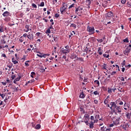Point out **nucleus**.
<instances>
[{
    "label": "nucleus",
    "mask_w": 131,
    "mask_h": 131,
    "mask_svg": "<svg viewBox=\"0 0 131 131\" xmlns=\"http://www.w3.org/2000/svg\"><path fill=\"white\" fill-rule=\"evenodd\" d=\"M106 66H107V64L104 63V64H103V69H105V70H106V69H106V67H107Z\"/></svg>",
    "instance_id": "39"
},
{
    "label": "nucleus",
    "mask_w": 131,
    "mask_h": 131,
    "mask_svg": "<svg viewBox=\"0 0 131 131\" xmlns=\"http://www.w3.org/2000/svg\"><path fill=\"white\" fill-rule=\"evenodd\" d=\"M91 0L86 1V5H87L88 8H90V6H91Z\"/></svg>",
    "instance_id": "12"
},
{
    "label": "nucleus",
    "mask_w": 131,
    "mask_h": 131,
    "mask_svg": "<svg viewBox=\"0 0 131 131\" xmlns=\"http://www.w3.org/2000/svg\"><path fill=\"white\" fill-rule=\"evenodd\" d=\"M125 60H123V61L121 63V65H123L122 66V67H123V66H124V65H125Z\"/></svg>",
    "instance_id": "43"
},
{
    "label": "nucleus",
    "mask_w": 131,
    "mask_h": 131,
    "mask_svg": "<svg viewBox=\"0 0 131 131\" xmlns=\"http://www.w3.org/2000/svg\"><path fill=\"white\" fill-rule=\"evenodd\" d=\"M119 119H117L115 122H114V124L115 125H118L119 124Z\"/></svg>",
    "instance_id": "14"
},
{
    "label": "nucleus",
    "mask_w": 131,
    "mask_h": 131,
    "mask_svg": "<svg viewBox=\"0 0 131 131\" xmlns=\"http://www.w3.org/2000/svg\"><path fill=\"white\" fill-rule=\"evenodd\" d=\"M102 90H103V91H107V89L104 86L102 87Z\"/></svg>",
    "instance_id": "61"
},
{
    "label": "nucleus",
    "mask_w": 131,
    "mask_h": 131,
    "mask_svg": "<svg viewBox=\"0 0 131 131\" xmlns=\"http://www.w3.org/2000/svg\"><path fill=\"white\" fill-rule=\"evenodd\" d=\"M79 97L81 99H84V98H85V95H84V93H83V92H81V93L80 94Z\"/></svg>",
    "instance_id": "10"
},
{
    "label": "nucleus",
    "mask_w": 131,
    "mask_h": 131,
    "mask_svg": "<svg viewBox=\"0 0 131 131\" xmlns=\"http://www.w3.org/2000/svg\"><path fill=\"white\" fill-rule=\"evenodd\" d=\"M94 82L95 83H96L97 84H98V85H100V82L99 81V80H96L94 81Z\"/></svg>",
    "instance_id": "32"
},
{
    "label": "nucleus",
    "mask_w": 131,
    "mask_h": 131,
    "mask_svg": "<svg viewBox=\"0 0 131 131\" xmlns=\"http://www.w3.org/2000/svg\"><path fill=\"white\" fill-rule=\"evenodd\" d=\"M57 2H58L57 0H53V5L56 4Z\"/></svg>",
    "instance_id": "51"
},
{
    "label": "nucleus",
    "mask_w": 131,
    "mask_h": 131,
    "mask_svg": "<svg viewBox=\"0 0 131 131\" xmlns=\"http://www.w3.org/2000/svg\"><path fill=\"white\" fill-rule=\"evenodd\" d=\"M79 61H80L81 62H83V58L82 57H79L78 58Z\"/></svg>",
    "instance_id": "40"
},
{
    "label": "nucleus",
    "mask_w": 131,
    "mask_h": 131,
    "mask_svg": "<svg viewBox=\"0 0 131 131\" xmlns=\"http://www.w3.org/2000/svg\"><path fill=\"white\" fill-rule=\"evenodd\" d=\"M93 94L97 96V95H99V93H98V91H95Z\"/></svg>",
    "instance_id": "42"
},
{
    "label": "nucleus",
    "mask_w": 131,
    "mask_h": 131,
    "mask_svg": "<svg viewBox=\"0 0 131 131\" xmlns=\"http://www.w3.org/2000/svg\"><path fill=\"white\" fill-rule=\"evenodd\" d=\"M5 70H6V71H8V72H9V71H10V70H10V68L7 67L5 68Z\"/></svg>",
    "instance_id": "52"
},
{
    "label": "nucleus",
    "mask_w": 131,
    "mask_h": 131,
    "mask_svg": "<svg viewBox=\"0 0 131 131\" xmlns=\"http://www.w3.org/2000/svg\"><path fill=\"white\" fill-rule=\"evenodd\" d=\"M41 126L40 125V124H37L36 125V126L35 127V128L36 129H39V128H40Z\"/></svg>",
    "instance_id": "20"
},
{
    "label": "nucleus",
    "mask_w": 131,
    "mask_h": 131,
    "mask_svg": "<svg viewBox=\"0 0 131 131\" xmlns=\"http://www.w3.org/2000/svg\"><path fill=\"white\" fill-rule=\"evenodd\" d=\"M98 122V119H95V120H94L93 123H96Z\"/></svg>",
    "instance_id": "59"
},
{
    "label": "nucleus",
    "mask_w": 131,
    "mask_h": 131,
    "mask_svg": "<svg viewBox=\"0 0 131 131\" xmlns=\"http://www.w3.org/2000/svg\"><path fill=\"white\" fill-rule=\"evenodd\" d=\"M65 49H66V50H69V46H67L65 47Z\"/></svg>",
    "instance_id": "64"
},
{
    "label": "nucleus",
    "mask_w": 131,
    "mask_h": 131,
    "mask_svg": "<svg viewBox=\"0 0 131 131\" xmlns=\"http://www.w3.org/2000/svg\"><path fill=\"white\" fill-rule=\"evenodd\" d=\"M130 50L131 48H129L128 47L126 48V49H125V51L127 52V53L128 54H129V53H130Z\"/></svg>",
    "instance_id": "18"
},
{
    "label": "nucleus",
    "mask_w": 131,
    "mask_h": 131,
    "mask_svg": "<svg viewBox=\"0 0 131 131\" xmlns=\"http://www.w3.org/2000/svg\"><path fill=\"white\" fill-rule=\"evenodd\" d=\"M34 36L35 35L33 33V32H29L27 36V38L30 40H33V39H34Z\"/></svg>",
    "instance_id": "5"
},
{
    "label": "nucleus",
    "mask_w": 131,
    "mask_h": 131,
    "mask_svg": "<svg viewBox=\"0 0 131 131\" xmlns=\"http://www.w3.org/2000/svg\"><path fill=\"white\" fill-rule=\"evenodd\" d=\"M4 27L2 26H0V32H4Z\"/></svg>",
    "instance_id": "24"
},
{
    "label": "nucleus",
    "mask_w": 131,
    "mask_h": 131,
    "mask_svg": "<svg viewBox=\"0 0 131 131\" xmlns=\"http://www.w3.org/2000/svg\"><path fill=\"white\" fill-rule=\"evenodd\" d=\"M31 75L34 76V75H35V73L34 72H32L31 73Z\"/></svg>",
    "instance_id": "62"
},
{
    "label": "nucleus",
    "mask_w": 131,
    "mask_h": 131,
    "mask_svg": "<svg viewBox=\"0 0 131 131\" xmlns=\"http://www.w3.org/2000/svg\"><path fill=\"white\" fill-rule=\"evenodd\" d=\"M12 62H13L14 64H18V61L16 60L14 57L12 58Z\"/></svg>",
    "instance_id": "13"
},
{
    "label": "nucleus",
    "mask_w": 131,
    "mask_h": 131,
    "mask_svg": "<svg viewBox=\"0 0 131 131\" xmlns=\"http://www.w3.org/2000/svg\"><path fill=\"white\" fill-rule=\"evenodd\" d=\"M2 57H3L4 58H7V56L5 53L2 54Z\"/></svg>",
    "instance_id": "47"
},
{
    "label": "nucleus",
    "mask_w": 131,
    "mask_h": 131,
    "mask_svg": "<svg viewBox=\"0 0 131 131\" xmlns=\"http://www.w3.org/2000/svg\"><path fill=\"white\" fill-rule=\"evenodd\" d=\"M23 36L24 37H26L27 36H28V35H27V34L25 33L23 34Z\"/></svg>",
    "instance_id": "60"
},
{
    "label": "nucleus",
    "mask_w": 131,
    "mask_h": 131,
    "mask_svg": "<svg viewBox=\"0 0 131 131\" xmlns=\"http://www.w3.org/2000/svg\"><path fill=\"white\" fill-rule=\"evenodd\" d=\"M38 53H39V54H37V56H38V57H39L40 58H42V54H41V53H40V52H38Z\"/></svg>",
    "instance_id": "26"
},
{
    "label": "nucleus",
    "mask_w": 131,
    "mask_h": 131,
    "mask_svg": "<svg viewBox=\"0 0 131 131\" xmlns=\"http://www.w3.org/2000/svg\"><path fill=\"white\" fill-rule=\"evenodd\" d=\"M0 96H1V97H2V98L3 99H4V98H5V95L4 94H2L0 93Z\"/></svg>",
    "instance_id": "54"
},
{
    "label": "nucleus",
    "mask_w": 131,
    "mask_h": 131,
    "mask_svg": "<svg viewBox=\"0 0 131 131\" xmlns=\"http://www.w3.org/2000/svg\"><path fill=\"white\" fill-rule=\"evenodd\" d=\"M32 7H33V8H34L35 9H37V6H36L35 5V4L33 3L32 4Z\"/></svg>",
    "instance_id": "29"
},
{
    "label": "nucleus",
    "mask_w": 131,
    "mask_h": 131,
    "mask_svg": "<svg viewBox=\"0 0 131 131\" xmlns=\"http://www.w3.org/2000/svg\"><path fill=\"white\" fill-rule=\"evenodd\" d=\"M59 16H60V14L58 13L55 14V18H59Z\"/></svg>",
    "instance_id": "49"
},
{
    "label": "nucleus",
    "mask_w": 131,
    "mask_h": 131,
    "mask_svg": "<svg viewBox=\"0 0 131 131\" xmlns=\"http://www.w3.org/2000/svg\"><path fill=\"white\" fill-rule=\"evenodd\" d=\"M123 42H129L128 39H127V38L124 39L123 40Z\"/></svg>",
    "instance_id": "37"
},
{
    "label": "nucleus",
    "mask_w": 131,
    "mask_h": 131,
    "mask_svg": "<svg viewBox=\"0 0 131 131\" xmlns=\"http://www.w3.org/2000/svg\"><path fill=\"white\" fill-rule=\"evenodd\" d=\"M89 50H90V47H88V45H86V47L84 49V52H86V53H88V52H89Z\"/></svg>",
    "instance_id": "21"
},
{
    "label": "nucleus",
    "mask_w": 131,
    "mask_h": 131,
    "mask_svg": "<svg viewBox=\"0 0 131 131\" xmlns=\"http://www.w3.org/2000/svg\"><path fill=\"white\" fill-rule=\"evenodd\" d=\"M75 4H73L71 6H69V9H71V8H73L74 7Z\"/></svg>",
    "instance_id": "45"
},
{
    "label": "nucleus",
    "mask_w": 131,
    "mask_h": 131,
    "mask_svg": "<svg viewBox=\"0 0 131 131\" xmlns=\"http://www.w3.org/2000/svg\"><path fill=\"white\" fill-rule=\"evenodd\" d=\"M94 102L95 104H98V101L97 99L94 100Z\"/></svg>",
    "instance_id": "55"
},
{
    "label": "nucleus",
    "mask_w": 131,
    "mask_h": 131,
    "mask_svg": "<svg viewBox=\"0 0 131 131\" xmlns=\"http://www.w3.org/2000/svg\"><path fill=\"white\" fill-rule=\"evenodd\" d=\"M94 123L93 121H91L90 123V128H94Z\"/></svg>",
    "instance_id": "15"
},
{
    "label": "nucleus",
    "mask_w": 131,
    "mask_h": 131,
    "mask_svg": "<svg viewBox=\"0 0 131 131\" xmlns=\"http://www.w3.org/2000/svg\"><path fill=\"white\" fill-rule=\"evenodd\" d=\"M89 120H90V116H85L84 121H89Z\"/></svg>",
    "instance_id": "23"
},
{
    "label": "nucleus",
    "mask_w": 131,
    "mask_h": 131,
    "mask_svg": "<svg viewBox=\"0 0 131 131\" xmlns=\"http://www.w3.org/2000/svg\"><path fill=\"white\" fill-rule=\"evenodd\" d=\"M70 27H73L75 29L76 28V25L75 24H71Z\"/></svg>",
    "instance_id": "19"
},
{
    "label": "nucleus",
    "mask_w": 131,
    "mask_h": 131,
    "mask_svg": "<svg viewBox=\"0 0 131 131\" xmlns=\"http://www.w3.org/2000/svg\"><path fill=\"white\" fill-rule=\"evenodd\" d=\"M28 62H30V61L29 60H27L25 62V64L26 66V67H28V66H29V64L28 63Z\"/></svg>",
    "instance_id": "25"
},
{
    "label": "nucleus",
    "mask_w": 131,
    "mask_h": 131,
    "mask_svg": "<svg viewBox=\"0 0 131 131\" xmlns=\"http://www.w3.org/2000/svg\"><path fill=\"white\" fill-rule=\"evenodd\" d=\"M111 17H113V13L112 12L110 11L106 13V19H108L109 20H110L111 19Z\"/></svg>",
    "instance_id": "7"
},
{
    "label": "nucleus",
    "mask_w": 131,
    "mask_h": 131,
    "mask_svg": "<svg viewBox=\"0 0 131 131\" xmlns=\"http://www.w3.org/2000/svg\"><path fill=\"white\" fill-rule=\"evenodd\" d=\"M87 31L88 32H89V34L90 35L94 34V33H95V28L94 27H90V26H88Z\"/></svg>",
    "instance_id": "3"
},
{
    "label": "nucleus",
    "mask_w": 131,
    "mask_h": 131,
    "mask_svg": "<svg viewBox=\"0 0 131 131\" xmlns=\"http://www.w3.org/2000/svg\"><path fill=\"white\" fill-rule=\"evenodd\" d=\"M121 3L123 5H124L126 3V0H121Z\"/></svg>",
    "instance_id": "44"
},
{
    "label": "nucleus",
    "mask_w": 131,
    "mask_h": 131,
    "mask_svg": "<svg viewBox=\"0 0 131 131\" xmlns=\"http://www.w3.org/2000/svg\"><path fill=\"white\" fill-rule=\"evenodd\" d=\"M115 112H118V113H120L121 112V106H117L115 108Z\"/></svg>",
    "instance_id": "8"
},
{
    "label": "nucleus",
    "mask_w": 131,
    "mask_h": 131,
    "mask_svg": "<svg viewBox=\"0 0 131 131\" xmlns=\"http://www.w3.org/2000/svg\"><path fill=\"white\" fill-rule=\"evenodd\" d=\"M95 119H99L100 118V115L99 114H97L95 117Z\"/></svg>",
    "instance_id": "33"
},
{
    "label": "nucleus",
    "mask_w": 131,
    "mask_h": 131,
    "mask_svg": "<svg viewBox=\"0 0 131 131\" xmlns=\"http://www.w3.org/2000/svg\"><path fill=\"white\" fill-rule=\"evenodd\" d=\"M52 37L53 38L54 41H57V39H58V37L52 36Z\"/></svg>",
    "instance_id": "31"
},
{
    "label": "nucleus",
    "mask_w": 131,
    "mask_h": 131,
    "mask_svg": "<svg viewBox=\"0 0 131 131\" xmlns=\"http://www.w3.org/2000/svg\"><path fill=\"white\" fill-rule=\"evenodd\" d=\"M90 119H91V120H94V119H95V117H94L93 116H91V118H90Z\"/></svg>",
    "instance_id": "53"
},
{
    "label": "nucleus",
    "mask_w": 131,
    "mask_h": 131,
    "mask_svg": "<svg viewBox=\"0 0 131 131\" xmlns=\"http://www.w3.org/2000/svg\"><path fill=\"white\" fill-rule=\"evenodd\" d=\"M67 8H68L67 4L63 3L62 4V7L60 8V12L61 14H63V12H65L66 10H67Z\"/></svg>",
    "instance_id": "4"
},
{
    "label": "nucleus",
    "mask_w": 131,
    "mask_h": 131,
    "mask_svg": "<svg viewBox=\"0 0 131 131\" xmlns=\"http://www.w3.org/2000/svg\"><path fill=\"white\" fill-rule=\"evenodd\" d=\"M97 41H98V42H103V39H97Z\"/></svg>",
    "instance_id": "50"
},
{
    "label": "nucleus",
    "mask_w": 131,
    "mask_h": 131,
    "mask_svg": "<svg viewBox=\"0 0 131 131\" xmlns=\"http://www.w3.org/2000/svg\"><path fill=\"white\" fill-rule=\"evenodd\" d=\"M51 32V30H50V29H48L47 30L46 32V33L47 34H48V33H50Z\"/></svg>",
    "instance_id": "38"
},
{
    "label": "nucleus",
    "mask_w": 131,
    "mask_h": 131,
    "mask_svg": "<svg viewBox=\"0 0 131 131\" xmlns=\"http://www.w3.org/2000/svg\"><path fill=\"white\" fill-rule=\"evenodd\" d=\"M28 83H32V81H31V80L28 81V82L26 83V85H27L28 84Z\"/></svg>",
    "instance_id": "46"
},
{
    "label": "nucleus",
    "mask_w": 131,
    "mask_h": 131,
    "mask_svg": "<svg viewBox=\"0 0 131 131\" xmlns=\"http://www.w3.org/2000/svg\"><path fill=\"white\" fill-rule=\"evenodd\" d=\"M106 128V127H105V126H103L101 128V131H105V129Z\"/></svg>",
    "instance_id": "35"
},
{
    "label": "nucleus",
    "mask_w": 131,
    "mask_h": 131,
    "mask_svg": "<svg viewBox=\"0 0 131 131\" xmlns=\"http://www.w3.org/2000/svg\"><path fill=\"white\" fill-rule=\"evenodd\" d=\"M125 67H126V68L128 67V68H130L131 65H130V64H128V65H127V66H125Z\"/></svg>",
    "instance_id": "63"
},
{
    "label": "nucleus",
    "mask_w": 131,
    "mask_h": 131,
    "mask_svg": "<svg viewBox=\"0 0 131 131\" xmlns=\"http://www.w3.org/2000/svg\"><path fill=\"white\" fill-rule=\"evenodd\" d=\"M108 94H112V89L110 88H108V91H107Z\"/></svg>",
    "instance_id": "28"
},
{
    "label": "nucleus",
    "mask_w": 131,
    "mask_h": 131,
    "mask_svg": "<svg viewBox=\"0 0 131 131\" xmlns=\"http://www.w3.org/2000/svg\"><path fill=\"white\" fill-rule=\"evenodd\" d=\"M131 114L130 113H127L126 115V117L127 119H130Z\"/></svg>",
    "instance_id": "16"
},
{
    "label": "nucleus",
    "mask_w": 131,
    "mask_h": 131,
    "mask_svg": "<svg viewBox=\"0 0 131 131\" xmlns=\"http://www.w3.org/2000/svg\"><path fill=\"white\" fill-rule=\"evenodd\" d=\"M39 6L40 7H44L45 6V2H41Z\"/></svg>",
    "instance_id": "36"
},
{
    "label": "nucleus",
    "mask_w": 131,
    "mask_h": 131,
    "mask_svg": "<svg viewBox=\"0 0 131 131\" xmlns=\"http://www.w3.org/2000/svg\"><path fill=\"white\" fill-rule=\"evenodd\" d=\"M1 42L4 44L6 43V41H5V39H2Z\"/></svg>",
    "instance_id": "48"
},
{
    "label": "nucleus",
    "mask_w": 131,
    "mask_h": 131,
    "mask_svg": "<svg viewBox=\"0 0 131 131\" xmlns=\"http://www.w3.org/2000/svg\"><path fill=\"white\" fill-rule=\"evenodd\" d=\"M82 10L83 8L81 6H79L78 8H76L75 13L79 16H81V13H82Z\"/></svg>",
    "instance_id": "2"
},
{
    "label": "nucleus",
    "mask_w": 131,
    "mask_h": 131,
    "mask_svg": "<svg viewBox=\"0 0 131 131\" xmlns=\"http://www.w3.org/2000/svg\"><path fill=\"white\" fill-rule=\"evenodd\" d=\"M70 52V50H66V49H64L62 50V53H63V54H67V53H69Z\"/></svg>",
    "instance_id": "11"
},
{
    "label": "nucleus",
    "mask_w": 131,
    "mask_h": 131,
    "mask_svg": "<svg viewBox=\"0 0 131 131\" xmlns=\"http://www.w3.org/2000/svg\"><path fill=\"white\" fill-rule=\"evenodd\" d=\"M108 100L107 99V98H106L104 101H103V103L104 104H105V105H107V104H108Z\"/></svg>",
    "instance_id": "27"
},
{
    "label": "nucleus",
    "mask_w": 131,
    "mask_h": 131,
    "mask_svg": "<svg viewBox=\"0 0 131 131\" xmlns=\"http://www.w3.org/2000/svg\"><path fill=\"white\" fill-rule=\"evenodd\" d=\"M110 105L111 106L110 107V109H111V110H113L114 112H115V108L117 106L116 103H115V102H111Z\"/></svg>",
    "instance_id": "6"
},
{
    "label": "nucleus",
    "mask_w": 131,
    "mask_h": 131,
    "mask_svg": "<svg viewBox=\"0 0 131 131\" xmlns=\"http://www.w3.org/2000/svg\"><path fill=\"white\" fill-rule=\"evenodd\" d=\"M123 53H124V55H127V54H128L127 52L125 50L123 51Z\"/></svg>",
    "instance_id": "57"
},
{
    "label": "nucleus",
    "mask_w": 131,
    "mask_h": 131,
    "mask_svg": "<svg viewBox=\"0 0 131 131\" xmlns=\"http://www.w3.org/2000/svg\"><path fill=\"white\" fill-rule=\"evenodd\" d=\"M20 79H21V76H19V77H17L15 79L16 81H19V80H20Z\"/></svg>",
    "instance_id": "34"
},
{
    "label": "nucleus",
    "mask_w": 131,
    "mask_h": 131,
    "mask_svg": "<svg viewBox=\"0 0 131 131\" xmlns=\"http://www.w3.org/2000/svg\"><path fill=\"white\" fill-rule=\"evenodd\" d=\"M2 15L3 17H5L4 21H5V22H9L11 21V18H12V14L10 13V12L5 11L3 13Z\"/></svg>",
    "instance_id": "1"
},
{
    "label": "nucleus",
    "mask_w": 131,
    "mask_h": 131,
    "mask_svg": "<svg viewBox=\"0 0 131 131\" xmlns=\"http://www.w3.org/2000/svg\"><path fill=\"white\" fill-rule=\"evenodd\" d=\"M122 127L124 129H125L126 128V124L123 125Z\"/></svg>",
    "instance_id": "58"
},
{
    "label": "nucleus",
    "mask_w": 131,
    "mask_h": 131,
    "mask_svg": "<svg viewBox=\"0 0 131 131\" xmlns=\"http://www.w3.org/2000/svg\"><path fill=\"white\" fill-rule=\"evenodd\" d=\"M71 58L73 60V59H76V54H73L71 55Z\"/></svg>",
    "instance_id": "17"
},
{
    "label": "nucleus",
    "mask_w": 131,
    "mask_h": 131,
    "mask_svg": "<svg viewBox=\"0 0 131 131\" xmlns=\"http://www.w3.org/2000/svg\"><path fill=\"white\" fill-rule=\"evenodd\" d=\"M103 56L105 58H109V54H103Z\"/></svg>",
    "instance_id": "30"
},
{
    "label": "nucleus",
    "mask_w": 131,
    "mask_h": 131,
    "mask_svg": "<svg viewBox=\"0 0 131 131\" xmlns=\"http://www.w3.org/2000/svg\"><path fill=\"white\" fill-rule=\"evenodd\" d=\"M25 28L27 29L26 32H28L29 31V25H26Z\"/></svg>",
    "instance_id": "22"
},
{
    "label": "nucleus",
    "mask_w": 131,
    "mask_h": 131,
    "mask_svg": "<svg viewBox=\"0 0 131 131\" xmlns=\"http://www.w3.org/2000/svg\"><path fill=\"white\" fill-rule=\"evenodd\" d=\"M46 56H50V54H43V55H42V58H46Z\"/></svg>",
    "instance_id": "41"
},
{
    "label": "nucleus",
    "mask_w": 131,
    "mask_h": 131,
    "mask_svg": "<svg viewBox=\"0 0 131 131\" xmlns=\"http://www.w3.org/2000/svg\"><path fill=\"white\" fill-rule=\"evenodd\" d=\"M97 53H98V54L99 55H102L103 54V50H102V49H101V47H99L98 48V51Z\"/></svg>",
    "instance_id": "9"
},
{
    "label": "nucleus",
    "mask_w": 131,
    "mask_h": 131,
    "mask_svg": "<svg viewBox=\"0 0 131 131\" xmlns=\"http://www.w3.org/2000/svg\"><path fill=\"white\" fill-rule=\"evenodd\" d=\"M114 74H116V72L113 71V72H112L111 75H113Z\"/></svg>",
    "instance_id": "56"
}]
</instances>
